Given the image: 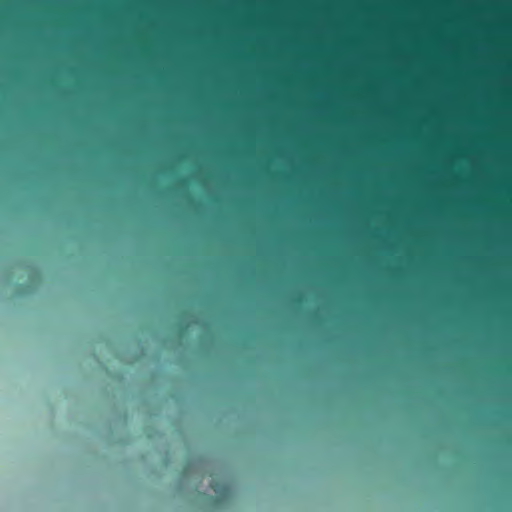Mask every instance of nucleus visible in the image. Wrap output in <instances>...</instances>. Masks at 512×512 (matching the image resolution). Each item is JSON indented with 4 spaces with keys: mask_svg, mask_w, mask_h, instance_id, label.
<instances>
[{
    "mask_svg": "<svg viewBox=\"0 0 512 512\" xmlns=\"http://www.w3.org/2000/svg\"><path fill=\"white\" fill-rule=\"evenodd\" d=\"M210 486L220 497H227L230 493V487L227 484L213 481Z\"/></svg>",
    "mask_w": 512,
    "mask_h": 512,
    "instance_id": "1",
    "label": "nucleus"
},
{
    "mask_svg": "<svg viewBox=\"0 0 512 512\" xmlns=\"http://www.w3.org/2000/svg\"><path fill=\"white\" fill-rule=\"evenodd\" d=\"M209 499H210V501H212L213 503H216V502H218V501L220 500V497H212V496H210V497H209Z\"/></svg>",
    "mask_w": 512,
    "mask_h": 512,
    "instance_id": "2",
    "label": "nucleus"
}]
</instances>
